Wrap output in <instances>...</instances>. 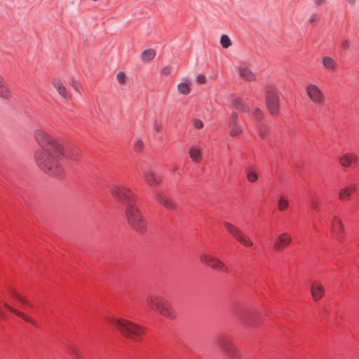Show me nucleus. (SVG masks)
<instances>
[{
	"instance_id": "nucleus-1",
	"label": "nucleus",
	"mask_w": 359,
	"mask_h": 359,
	"mask_svg": "<svg viewBox=\"0 0 359 359\" xmlns=\"http://www.w3.org/2000/svg\"><path fill=\"white\" fill-rule=\"evenodd\" d=\"M34 137L41 147L35 151V161L40 169L49 175L62 177L64 170L61 161L66 157L76 161L80 156L77 147L62 144L42 130H36Z\"/></svg>"
},
{
	"instance_id": "nucleus-2",
	"label": "nucleus",
	"mask_w": 359,
	"mask_h": 359,
	"mask_svg": "<svg viewBox=\"0 0 359 359\" xmlns=\"http://www.w3.org/2000/svg\"><path fill=\"white\" fill-rule=\"evenodd\" d=\"M112 196L126 206L125 213L128 224L140 234L147 230V222L136 205V196L125 187H114L111 189Z\"/></svg>"
},
{
	"instance_id": "nucleus-3",
	"label": "nucleus",
	"mask_w": 359,
	"mask_h": 359,
	"mask_svg": "<svg viewBox=\"0 0 359 359\" xmlns=\"http://www.w3.org/2000/svg\"><path fill=\"white\" fill-rule=\"evenodd\" d=\"M109 323L116 327L123 336L134 340H139L144 334L142 327L122 318H109Z\"/></svg>"
},
{
	"instance_id": "nucleus-4",
	"label": "nucleus",
	"mask_w": 359,
	"mask_h": 359,
	"mask_svg": "<svg viewBox=\"0 0 359 359\" xmlns=\"http://www.w3.org/2000/svg\"><path fill=\"white\" fill-rule=\"evenodd\" d=\"M232 313L241 322L248 325H255L259 318L256 310H250L241 305H236Z\"/></svg>"
},
{
	"instance_id": "nucleus-5",
	"label": "nucleus",
	"mask_w": 359,
	"mask_h": 359,
	"mask_svg": "<svg viewBox=\"0 0 359 359\" xmlns=\"http://www.w3.org/2000/svg\"><path fill=\"white\" fill-rule=\"evenodd\" d=\"M148 305L158 311L162 316L172 318L173 317L168 302L163 298L157 296H151L147 299Z\"/></svg>"
},
{
	"instance_id": "nucleus-6",
	"label": "nucleus",
	"mask_w": 359,
	"mask_h": 359,
	"mask_svg": "<svg viewBox=\"0 0 359 359\" xmlns=\"http://www.w3.org/2000/svg\"><path fill=\"white\" fill-rule=\"evenodd\" d=\"M215 341L217 344L233 359L240 356V352L232 344L230 337L226 334H219L217 336Z\"/></svg>"
},
{
	"instance_id": "nucleus-7",
	"label": "nucleus",
	"mask_w": 359,
	"mask_h": 359,
	"mask_svg": "<svg viewBox=\"0 0 359 359\" xmlns=\"http://www.w3.org/2000/svg\"><path fill=\"white\" fill-rule=\"evenodd\" d=\"M266 107L273 116H276L279 112V98L276 90L271 86H267L266 88Z\"/></svg>"
},
{
	"instance_id": "nucleus-8",
	"label": "nucleus",
	"mask_w": 359,
	"mask_h": 359,
	"mask_svg": "<svg viewBox=\"0 0 359 359\" xmlns=\"http://www.w3.org/2000/svg\"><path fill=\"white\" fill-rule=\"evenodd\" d=\"M200 259L204 264L208 265L212 269L218 270L224 273H229V269L224 263L215 257L204 253L201 255Z\"/></svg>"
},
{
	"instance_id": "nucleus-9",
	"label": "nucleus",
	"mask_w": 359,
	"mask_h": 359,
	"mask_svg": "<svg viewBox=\"0 0 359 359\" xmlns=\"http://www.w3.org/2000/svg\"><path fill=\"white\" fill-rule=\"evenodd\" d=\"M224 226L229 233L241 244L245 246H252L253 245L252 242L243 236L242 232L234 225L229 222H224Z\"/></svg>"
},
{
	"instance_id": "nucleus-10",
	"label": "nucleus",
	"mask_w": 359,
	"mask_h": 359,
	"mask_svg": "<svg viewBox=\"0 0 359 359\" xmlns=\"http://www.w3.org/2000/svg\"><path fill=\"white\" fill-rule=\"evenodd\" d=\"M306 93L309 98L316 104H320L323 100V95L320 89L313 84L306 86Z\"/></svg>"
},
{
	"instance_id": "nucleus-11",
	"label": "nucleus",
	"mask_w": 359,
	"mask_h": 359,
	"mask_svg": "<svg viewBox=\"0 0 359 359\" xmlns=\"http://www.w3.org/2000/svg\"><path fill=\"white\" fill-rule=\"evenodd\" d=\"M143 177L150 186H156L161 182V177L151 168L144 172Z\"/></svg>"
},
{
	"instance_id": "nucleus-12",
	"label": "nucleus",
	"mask_w": 359,
	"mask_h": 359,
	"mask_svg": "<svg viewBox=\"0 0 359 359\" xmlns=\"http://www.w3.org/2000/svg\"><path fill=\"white\" fill-rule=\"evenodd\" d=\"M155 199L158 203L163 205L165 208L170 210H174L175 208V203L170 198H167L161 192H156Z\"/></svg>"
},
{
	"instance_id": "nucleus-13",
	"label": "nucleus",
	"mask_w": 359,
	"mask_h": 359,
	"mask_svg": "<svg viewBox=\"0 0 359 359\" xmlns=\"http://www.w3.org/2000/svg\"><path fill=\"white\" fill-rule=\"evenodd\" d=\"M292 241V238L287 233H283L280 234L276 243H274V248L278 250H281L286 246H287Z\"/></svg>"
},
{
	"instance_id": "nucleus-14",
	"label": "nucleus",
	"mask_w": 359,
	"mask_h": 359,
	"mask_svg": "<svg viewBox=\"0 0 359 359\" xmlns=\"http://www.w3.org/2000/svg\"><path fill=\"white\" fill-rule=\"evenodd\" d=\"M332 229L334 233L336 234V237L339 241L342 239V236L341 234L344 232V226L341 222V220L337 217H334L332 222Z\"/></svg>"
},
{
	"instance_id": "nucleus-15",
	"label": "nucleus",
	"mask_w": 359,
	"mask_h": 359,
	"mask_svg": "<svg viewBox=\"0 0 359 359\" xmlns=\"http://www.w3.org/2000/svg\"><path fill=\"white\" fill-rule=\"evenodd\" d=\"M240 75L247 81H254L256 79L255 73H253L247 66L246 64H243L239 67Z\"/></svg>"
},
{
	"instance_id": "nucleus-16",
	"label": "nucleus",
	"mask_w": 359,
	"mask_h": 359,
	"mask_svg": "<svg viewBox=\"0 0 359 359\" xmlns=\"http://www.w3.org/2000/svg\"><path fill=\"white\" fill-rule=\"evenodd\" d=\"M311 294L315 301H318L324 294L323 286L318 283H313L311 285Z\"/></svg>"
},
{
	"instance_id": "nucleus-17",
	"label": "nucleus",
	"mask_w": 359,
	"mask_h": 359,
	"mask_svg": "<svg viewBox=\"0 0 359 359\" xmlns=\"http://www.w3.org/2000/svg\"><path fill=\"white\" fill-rule=\"evenodd\" d=\"M356 190V187L355 185L351 184L347 186L339 191V198L341 200H346L348 199L351 196V194L353 193Z\"/></svg>"
},
{
	"instance_id": "nucleus-18",
	"label": "nucleus",
	"mask_w": 359,
	"mask_h": 359,
	"mask_svg": "<svg viewBox=\"0 0 359 359\" xmlns=\"http://www.w3.org/2000/svg\"><path fill=\"white\" fill-rule=\"evenodd\" d=\"M356 161V157L352 154H346L341 156L339 159L341 165L344 167H348L351 165L352 163Z\"/></svg>"
},
{
	"instance_id": "nucleus-19",
	"label": "nucleus",
	"mask_w": 359,
	"mask_h": 359,
	"mask_svg": "<svg viewBox=\"0 0 359 359\" xmlns=\"http://www.w3.org/2000/svg\"><path fill=\"white\" fill-rule=\"evenodd\" d=\"M156 55V52L153 49H147L144 50L141 55V60L143 62H149L151 61Z\"/></svg>"
},
{
	"instance_id": "nucleus-20",
	"label": "nucleus",
	"mask_w": 359,
	"mask_h": 359,
	"mask_svg": "<svg viewBox=\"0 0 359 359\" xmlns=\"http://www.w3.org/2000/svg\"><path fill=\"white\" fill-rule=\"evenodd\" d=\"M11 96V93L5 86L4 79L0 75V97L7 99Z\"/></svg>"
},
{
	"instance_id": "nucleus-21",
	"label": "nucleus",
	"mask_w": 359,
	"mask_h": 359,
	"mask_svg": "<svg viewBox=\"0 0 359 359\" xmlns=\"http://www.w3.org/2000/svg\"><path fill=\"white\" fill-rule=\"evenodd\" d=\"M233 107L243 112H248V107L243 103L241 98H235L232 102Z\"/></svg>"
},
{
	"instance_id": "nucleus-22",
	"label": "nucleus",
	"mask_w": 359,
	"mask_h": 359,
	"mask_svg": "<svg viewBox=\"0 0 359 359\" xmlns=\"http://www.w3.org/2000/svg\"><path fill=\"white\" fill-rule=\"evenodd\" d=\"M54 87L57 90V93L65 99H68L69 97L65 87L61 82H55Z\"/></svg>"
},
{
	"instance_id": "nucleus-23",
	"label": "nucleus",
	"mask_w": 359,
	"mask_h": 359,
	"mask_svg": "<svg viewBox=\"0 0 359 359\" xmlns=\"http://www.w3.org/2000/svg\"><path fill=\"white\" fill-rule=\"evenodd\" d=\"M5 307L8 309L10 311L13 312L15 315L18 316L19 317L23 318L25 320L32 323V325H35V323L32 321L29 318H28L27 316H25L24 313L20 312L19 311L16 310L15 309L10 306L7 304H5Z\"/></svg>"
},
{
	"instance_id": "nucleus-24",
	"label": "nucleus",
	"mask_w": 359,
	"mask_h": 359,
	"mask_svg": "<svg viewBox=\"0 0 359 359\" xmlns=\"http://www.w3.org/2000/svg\"><path fill=\"white\" fill-rule=\"evenodd\" d=\"M11 292L13 297L18 300L19 302H20L22 305L27 306H30V303L27 299H25L22 296L18 294L16 291L12 290Z\"/></svg>"
},
{
	"instance_id": "nucleus-25",
	"label": "nucleus",
	"mask_w": 359,
	"mask_h": 359,
	"mask_svg": "<svg viewBox=\"0 0 359 359\" xmlns=\"http://www.w3.org/2000/svg\"><path fill=\"white\" fill-rule=\"evenodd\" d=\"M323 64L327 69H333L335 67V62L330 57H325L323 60Z\"/></svg>"
},
{
	"instance_id": "nucleus-26",
	"label": "nucleus",
	"mask_w": 359,
	"mask_h": 359,
	"mask_svg": "<svg viewBox=\"0 0 359 359\" xmlns=\"http://www.w3.org/2000/svg\"><path fill=\"white\" fill-rule=\"evenodd\" d=\"M190 157L194 161L198 162L201 160V152L198 149L191 147L189 150Z\"/></svg>"
},
{
	"instance_id": "nucleus-27",
	"label": "nucleus",
	"mask_w": 359,
	"mask_h": 359,
	"mask_svg": "<svg viewBox=\"0 0 359 359\" xmlns=\"http://www.w3.org/2000/svg\"><path fill=\"white\" fill-rule=\"evenodd\" d=\"M180 93L182 95H188L190 93V87L187 83H180L177 86Z\"/></svg>"
},
{
	"instance_id": "nucleus-28",
	"label": "nucleus",
	"mask_w": 359,
	"mask_h": 359,
	"mask_svg": "<svg viewBox=\"0 0 359 359\" xmlns=\"http://www.w3.org/2000/svg\"><path fill=\"white\" fill-rule=\"evenodd\" d=\"M289 202L283 196H280L278 200V207L280 211H284L288 208Z\"/></svg>"
},
{
	"instance_id": "nucleus-29",
	"label": "nucleus",
	"mask_w": 359,
	"mask_h": 359,
	"mask_svg": "<svg viewBox=\"0 0 359 359\" xmlns=\"http://www.w3.org/2000/svg\"><path fill=\"white\" fill-rule=\"evenodd\" d=\"M220 43L224 48H227L231 45V41L226 34H222L220 38Z\"/></svg>"
},
{
	"instance_id": "nucleus-30",
	"label": "nucleus",
	"mask_w": 359,
	"mask_h": 359,
	"mask_svg": "<svg viewBox=\"0 0 359 359\" xmlns=\"http://www.w3.org/2000/svg\"><path fill=\"white\" fill-rule=\"evenodd\" d=\"M247 178L250 182H254L258 179V175L255 171L248 169L247 172Z\"/></svg>"
},
{
	"instance_id": "nucleus-31",
	"label": "nucleus",
	"mask_w": 359,
	"mask_h": 359,
	"mask_svg": "<svg viewBox=\"0 0 359 359\" xmlns=\"http://www.w3.org/2000/svg\"><path fill=\"white\" fill-rule=\"evenodd\" d=\"M237 121H238V115L236 113L233 112L230 116L229 126H237Z\"/></svg>"
},
{
	"instance_id": "nucleus-32",
	"label": "nucleus",
	"mask_w": 359,
	"mask_h": 359,
	"mask_svg": "<svg viewBox=\"0 0 359 359\" xmlns=\"http://www.w3.org/2000/svg\"><path fill=\"white\" fill-rule=\"evenodd\" d=\"M231 130H230V135L231 136H236L237 135H238L240 133H241V129L238 126H229Z\"/></svg>"
},
{
	"instance_id": "nucleus-33",
	"label": "nucleus",
	"mask_w": 359,
	"mask_h": 359,
	"mask_svg": "<svg viewBox=\"0 0 359 359\" xmlns=\"http://www.w3.org/2000/svg\"><path fill=\"white\" fill-rule=\"evenodd\" d=\"M116 79L121 84L125 83L126 75L123 72H119L116 74Z\"/></svg>"
},
{
	"instance_id": "nucleus-34",
	"label": "nucleus",
	"mask_w": 359,
	"mask_h": 359,
	"mask_svg": "<svg viewBox=\"0 0 359 359\" xmlns=\"http://www.w3.org/2000/svg\"><path fill=\"white\" fill-rule=\"evenodd\" d=\"M69 352L71 355H72L76 359L79 358V353L76 348L74 346H71L69 349Z\"/></svg>"
},
{
	"instance_id": "nucleus-35",
	"label": "nucleus",
	"mask_w": 359,
	"mask_h": 359,
	"mask_svg": "<svg viewBox=\"0 0 359 359\" xmlns=\"http://www.w3.org/2000/svg\"><path fill=\"white\" fill-rule=\"evenodd\" d=\"M259 135L262 139H266L268 137V131L266 128H260Z\"/></svg>"
},
{
	"instance_id": "nucleus-36",
	"label": "nucleus",
	"mask_w": 359,
	"mask_h": 359,
	"mask_svg": "<svg viewBox=\"0 0 359 359\" xmlns=\"http://www.w3.org/2000/svg\"><path fill=\"white\" fill-rule=\"evenodd\" d=\"M143 146V142L142 140H137L135 143V149L137 151L142 150Z\"/></svg>"
},
{
	"instance_id": "nucleus-37",
	"label": "nucleus",
	"mask_w": 359,
	"mask_h": 359,
	"mask_svg": "<svg viewBox=\"0 0 359 359\" xmlns=\"http://www.w3.org/2000/svg\"><path fill=\"white\" fill-rule=\"evenodd\" d=\"M197 81L201 83V84H204L206 82V78H205V76L204 74H199L198 76H197Z\"/></svg>"
},
{
	"instance_id": "nucleus-38",
	"label": "nucleus",
	"mask_w": 359,
	"mask_h": 359,
	"mask_svg": "<svg viewBox=\"0 0 359 359\" xmlns=\"http://www.w3.org/2000/svg\"><path fill=\"white\" fill-rule=\"evenodd\" d=\"M170 72H171V70L169 67H165L161 70V74L163 76H165L170 75Z\"/></svg>"
},
{
	"instance_id": "nucleus-39",
	"label": "nucleus",
	"mask_w": 359,
	"mask_h": 359,
	"mask_svg": "<svg viewBox=\"0 0 359 359\" xmlns=\"http://www.w3.org/2000/svg\"><path fill=\"white\" fill-rule=\"evenodd\" d=\"M262 114V111L259 109H258V108L255 109L254 112H253V114H254V116H255V118L257 119H260L261 118Z\"/></svg>"
},
{
	"instance_id": "nucleus-40",
	"label": "nucleus",
	"mask_w": 359,
	"mask_h": 359,
	"mask_svg": "<svg viewBox=\"0 0 359 359\" xmlns=\"http://www.w3.org/2000/svg\"><path fill=\"white\" fill-rule=\"evenodd\" d=\"M194 126L197 129H201L203 127V123L201 120H196L194 121Z\"/></svg>"
},
{
	"instance_id": "nucleus-41",
	"label": "nucleus",
	"mask_w": 359,
	"mask_h": 359,
	"mask_svg": "<svg viewBox=\"0 0 359 359\" xmlns=\"http://www.w3.org/2000/svg\"><path fill=\"white\" fill-rule=\"evenodd\" d=\"M350 47V42L348 40H344V41H342L341 43V48L344 49V50H348Z\"/></svg>"
},
{
	"instance_id": "nucleus-42",
	"label": "nucleus",
	"mask_w": 359,
	"mask_h": 359,
	"mask_svg": "<svg viewBox=\"0 0 359 359\" xmlns=\"http://www.w3.org/2000/svg\"><path fill=\"white\" fill-rule=\"evenodd\" d=\"M72 87L76 90V91H79V86H80V84L79 83L76 81L75 79H72Z\"/></svg>"
},
{
	"instance_id": "nucleus-43",
	"label": "nucleus",
	"mask_w": 359,
	"mask_h": 359,
	"mask_svg": "<svg viewBox=\"0 0 359 359\" xmlns=\"http://www.w3.org/2000/svg\"><path fill=\"white\" fill-rule=\"evenodd\" d=\"M318 20V15L317 14H313L309 19V22L311 24H314Z\"/></svg>"
},
{
	"instance_id": "nucleus-44",
	"label": "nucleus",
	"mask_w": 359,
	"mask_h": 359,
	"mask_svg": "<svg viewBox=\"0 0 359 359\" xmlns=\"http://www.w3.org/2000/svg\"><path fill=\"white\" fill-rule=\"evenodd\" d=\"M161 126L158 124L156 122L154 123V129L156 133L159 132L161 130Z\"/></svg>"
},
{
	"instance_id": "nucleus-45",
	"label": "nucleus",
	"mask_w": 359,
	"mask_h": 359,
	"mask_svg": "<svg viewBox=\"0 0 359 359\" xmlns=\"http://www.w3.org/2000/svg\"><path fill=\"white\" fill-rule=\"evenodd\" d=\"M311 206L313 209H317L318 208V203L315 201H312Z\"/></svg>"
},
{
	"instance_id": "nucleus-46",
	"label": "nucleus",
	"mask_w": 359,
	"mask_h": 359,
	"mask_svg": "<svg viewBox=\"0 0 359 359\" xmlns=\"http://www.w3.org/2000/svg\"><path fill=\"white\" fill-rule=\"evenodd\" d=\"M325 0H315L316 5L320 6L324 3Z\"/></svg>"
},
{
	"instance_id": "nucleus-47",
	"label": "nucleus",
	"mask_w": 359,
	"mask_h": 359,
	"mask_svg": "<svg viewBox=\"0 0 359 359\" xmlns=\"http://www.w3.org/2000/svg\"><path fill=\"white\" fill-rule=\"evenodd\" d=\"M0 317L1 318H6V315H5L4 312L1 309L0 310Z\"/></svg>"
},
{
	"instance_id": "nucleus-48",
	"label": "nucleus",
	"mask_w": 359,
	"mask_h": 359,
	"mask_svg": "<svg viewBox=\"0 0 359 359\" xmlns=\"http://www.w3.org/2000/svg\"><path fill=\"white\" fill-rule=\"evenodd\" d=\"M349 4L354 5L355 3V0H346Z\"/></svg>"
}]
</instances>
